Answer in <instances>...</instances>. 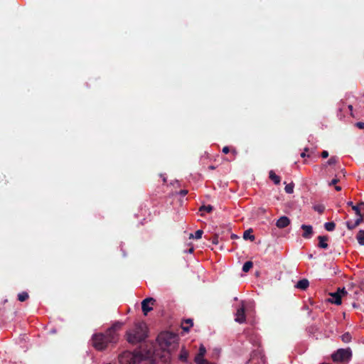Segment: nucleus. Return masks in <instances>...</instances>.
Returning a JSON list of instances; mask_svg holds the SVG:
<instances>
[{
	"label": "nucleus",
	"mask_w": 364,
	"mask_h": 364,
	"mask_svg": "<svg viewBox=\"0 0 364 364\" xmlns=\"http://www.w3.org/2000/svg\"><path fill=\"white\" fill-rule=\"evenodd\" d=\"M157 341L163 349V355L159 357V353H156L152 364H168L170 361V350L176 347L178 336L173 333L162 332L158 336Z\"/></svg>",
	"instance_id": "1"
},
{
	"label": "nucleus",
	"mask_w": 364,
	"mask_h": 364,
	"mask_svg": "<svg viewBox=\"0 0 364 364\" xmlns=\"http://www.w3.org/2000/svg\"><path fill=\"white\" fill-rule=\"evenodd\" d=\"M122 326L123 323L117 321L107 330L105 334L101 333L94 334L92 338V346L97 350H103L109 343H117L119 338L117 332Z\"/></svg>",
	"instance_id": "2"
},
{
	"label": "nucleus",
	"mask_w": 364,
	"mask_h": 364,
	"mask_svg": "<svg viewBox=\"0 0 364 364\" xmlns=\"http://www.w3.org/2000/svg\"><path fill=\"white\" fill-rule=\"evenodd\" d=\"M147 336V327L144 323H139L127 332V340L129 343L135 344L144 340Z\"/></svg>",
	"instance_id": "3"
},
{
	"label": "nucleus",
	"mask_w": 364,
	"mask_h": 364,
	"mask_svg": "<svg viewBox=\"0 0 364 364\" xmlns=\"http://www.w3.org/2000/svg\"><path fill=\"white\" fill-rule=\"evenodd\" d=\"M352 358V351L350 348H339L331 355L335 363H348Z\"/></svg>",
	"instance_id": "4"
},
{
	"label": "nucleus",
	"mask_w": 364,
	"mask_h": 364,
	"mask_svg": "<svg viewBox=\"0 0 364 364\" xmlns=\"http://www.w3.org/2000/svg\"><path fill=\"white\" fill-rule=\"evenodd\" d=\"M347 294V291L343 288L342 289H338L336 292L331 293L330 294V298L328 299V301L331 303L336 305L341 304V299L343 296Z\"/></svg>",
	"instance_id": "5"
},
{
	"label": "nucleus",
	"mask_w": 364,
	"mask_h": 364,
	"mask_svg": "<svg viewBox=\"0 0 364 364\" xmlns=\"http://www.w3.org/2000/svg\"><path fill=\"white\" fill-rule=\"evenodd\" d=\"M156 300L153 298H146L141 302V309L144 314L146 316L147 314L153 309Z\"/></svg>",
	"instance_id": "6"
},
{
	"label": "nucleus",
	"mask_w": 364,
	"mask_h": 364,
	"mask_svg": "<svg viewBox=\"0 0 364 364\" xmlns=\"http://www.w3.org/2000/svg\"><path fill=\"white\" fill-rule=\"evenodd\" d=\"M119 359L122 364H130L133 359V355L130 352H124L120 355Z\"/></svg>",
	"instance_id": "7"
},
{
	"label": "nucleus",
	"mask_w": 364,
	"mask_h": 364,
	"mask_svg": "<svg viewBox=\"0 0 364 364\" xmlns=\"http://www.w3.org/2000/svg\"><path fill=\"white\" fill-rule=\"evenodd\" d=\"M235 321L242 323L245 321V308L244 306L240 307L237 310L235 314Z\"/></svg>",
	"instance_id": "8"
},
{
	"label": "nucleus",
	"mask_w": 364,
	"mask_h": 364,
	"mask_svg": "<svg viewBox=\"0 0 364 364\" xmlns=\"http://www.w3.org/2000/svg\"><path fill=\"white\" fill-rule=\"evenodd\" d=\"M290 224V220L287 216L280 217L276 225L279 228H284Z\"/></svg>",
	"instance_id": "9"
},
{
	"label": "nucleus",
	"mask_w": 364,
	"mask_h": 364,
	"mask_svg": "<svg viewBox=\"0 0 364 364\" xmlns=\"http://www.w3.org/2000/svg\"><path fill=\"white\" fill-rule=\"evenodd\" d=\"M205 353H206V349H205V346L201 344L199 348V352L195 357V362L199 363L200 361L205 360L204 356L205 355Z\"/></svg>",
	"instance_id": "10"
},
{
	"label": "nucleus",
	"mask_w": 364,
	"mask_h": 364,
	"mask_svg": "<svg viewBox=\"0 0 364 364\" xmlns=\"http://www.w3.org/2000/svg\"><path fill=\"white\" fill-rule=\"evenodd\" d=\"M301 229L304 230V232L302 234V236L304 238H309L311 237L312 233H313V228L311 225H302Z\"/></svg>",
	"instance_id": "11"
},
{
	"label": "nucleus",
	"mask_w": 364,
	"mask_h": 364,
	"mask_svg": "<svg viewBox=\"0 0 364 364\" xmlns=\"http://www.w3.org/2000/svg\"><path fill=\"white\" fill-rule=\"evenodd\" d=\"M300 156L301 158H316L318 157V154H316L315 151H311L309 152V149L308 148H306L303 152L301 153Z\"/></svg>",
	"instance_id": "12"
},
{
	"label": "nucleus",
	"mask_w": 364,
	"mask_h": 364,
	"mask_svg": "<svg viewBox=\"0 0 364 364\" xmlns=\"http://www.w3.org/2000/svg\"><path fill=\"white\" fill-rule=\"evenodd\" d=\"M193 320L191 318H188V319L183 321L181 323V328L184 331L188 332L190 328L193 326Z\"/></svg>",
	"instance_id": "13"
},
{
	"label": "nucleus",
	"mask_w": 364,
	"mask_h": 364,
	"mask_svg": "<svg viewBox=\"0 0 364 364\" xmlns=\"http://www.w3.org/2000/svg\"><path fill=\"white\" fill-rule=\"evenodd\" d=\"M318 239L319 241L318 246L321 248L326 249L328 246L327 243L328 237L326 236H318Z\"/></svg>",
	"instance_id": "14"
},
{
	"label": "nucleus",
	"mask_w": 364,
	"mask_h": 364,
	"mask_svg": "<svg viewBox=\"0 0 364 364\" xmlns=\"http://www.w3.org/2000/svg\"><path fill=\"white\" fill-rule=\"evenodd\" d=\"M309 281L306 279H301V280H299L296 287L298 288V289H306L308 287H309Z\"/></svg>",
	"instance_id": "15"
},
{
	"label": "nucleus",
	"mask_w": 364,
	"mask_h": 364,
	"mask_svg": "<svg viewBox=\"0 0 364 364\" xmlns=\"http://www.w3.org/2000/svg\"><path fill=\"white\" fill-rule=\"evenodd\" d=\"M269 178L277 185L280 183V177L277 176L274 171H270L269 173Z\"/></svg>",
	"instance_id": "16"
},
{
	"label": "nucleus",
	"mask_w": 364,
	"mask_h": 364,
	"mask_svg": "<svg viewBox=\"0 0 364 364\" xmlns=\"http://www.w3.org/2000/svg\"><path fill=\"white\" fill-rule=\"evenodd\" d=\"M358 242L360 245H364V230H360L358 231L356 235Z\"/></svg>",
	"instance_id": "17"
},
{
	"label": "nucleus",
	"mask_w": 364,
	"mask_h": 364,
	"mask_svg": "<svg viewBox=\"0 0 364 364\" xmlns=\"http://www.w3.org/2000/svg\"><path fill=\"white\" fill-rule=\"evenodd\" d=\"M243 238L245 240L249 239L251 241H253L255 239V236L252 234V230L251 229L244 232Z\"/></svg>",
	"instance_id": "18"
},
{
	"label": "nucleus",
	"mask_w": 364,
	"mask_h": 364,
	"mask_svg": "<svg viewBox=\"0 0 364 364\" xmlns=\"http://www.w3.org/2000/svg\"><path fill=\"white\" fill-rule=\"evenodd\" d=\"M253 263L250 261H247L245 262L242 267V271L244 272H247L250 271V269L252 267Z\"/></svg>",
	"instance_id": "19"
},
{
	"label": "nucleus",
	"mask_w": 364,
	"mask_h": 364,
	"mask_svg": "<svg viewBox=\"0 0 364 364\" xmlns=\"http://www.w3.org/2000/svg\"><path fill=\"white\" fill-rule=\"evenodd\" d=\"M28 298V294L26 291L21 292L18 294V299L20 301H25Z\"/></svg>",
	"instance_id": "20"
},
{
	"label": "nucleus",
	"mask_w": 364,
	"mask_h": 364,
	"mask_svg": "<svg viewBox=\"0 0 364 364\" xmlns=\"http://www.w3.org/2000/svg\"><path fill=\"white\" fill-rule=\"evenodd\" d=\"M203 233V230H198L195 232V235L191 234L190 236H189V238H195L196 240L200 239L201 237H202Z\"/></svg>",
	"instance_id": "21"
},
{
	"label": "nucleus",
	"mask_w": 364,
	"mask_h": 364,
	"mask_svg": "<svg viewBox=\"0 0 364 364\" xmlns=\"http://www.w3.org/2000/svg\"><path fill=\"white\" fill-rule=\"evenodd\" d=\"M324 226H325V229L327 231H333L335 229L336 225L333 222H328V223H326Z\"/></svg>",
	"instance_id": "22"
},
{
	"label": "nucleus",
	"mask_w": 364,
	"mask_h": 364,
	"mask_svg": "<svg viewBox=\"0 0 364 364\" xmlns=\"http://www.w3.org/2000/svg\"><path fill=\"white\" fill-rule=\"evenodd\" d=\"M222 151H223V152L224 154H228V153H229V152L230 151V148H229L228 146H224V147L223 148V150H222ZM237 151H236V149H232V150H231V154H232V156H236V154H237Z\"/></svg>",
	"instance_id": "23"
},
{
	"label": "nucleus",
	"mask_w": 364,
	"mask_h": 364,
	"mask_svg": "<svg viewBox=\"0 0 364 364\" xmlns=\"http://www.w3.org/2000/svg\"><path fill=\"white\" fill-rule=\"evenodd\" d=\"M341 340L344 343H349L351 341V336L349 333H346L341 336Z\"/></svg>",
	"instance_id": "24"
},
{
	"label": "nucleus",
	"mask_w": 364,
	"mask_h": 364,
	"mask_svg": "<svg viewBox=\"0 0 364 364\" xmlns=\"http://www.w3.org/2000/svg\"><path fill=\"white\" fill-rule=\"evenodd\" d=\"M294 183H289L287 185H286L285 186V191L287 193H292L293 191H294Z\"/></svg>",
	"instance_id": "25"
},
{
	"label": "nucleus",
	"mask_w": 364,
	"mask_h": 364,
	"mask_svg": "<svg viewBox=\"0 0 364 364\" xmlns=\"http://www.w3.org/2000/svg\"><path fill=\"white\" fill-rule=\"evenodd\" d=\"M352 209L355 212L357 215H361V208L360 207V203L358 205L353 206Z\"/></svg>",
	"instance_id": "26"
},
{
	"label": "nucleus",
	"mask_w": 364,
	"mask_h": 364,
	"mask_svg": "<svg viewBox=\"0 0 364 364\" xmlns=\"http://www.w3.org/2000/svg\"><path fill=\"white\" fill-rule=\"evenodd\" d=\"M314 209L319 213H322L324 211V207L321 205H315Z\"/></svg>",
	"instance_id": "27"
},
{
	"label": "nucleus",
	"mask_w": 364,
	"mask_h": 364,
	"mask_svg": "<svg viewBox=\"0 0 364 364\" xmlns=\"http://www.w3.org/2000/svg\"><path fill=\"white\" fill-rule=\"evenodd\" d=\"M212 210H213V207L211 205H207V206L203 205V206L200 207V211L201 210H205V211H206L208 213L211 212Z\"/></svg>",
	"instance_id": "28"
},
{
	"label": "nucleus",
	"mask_w": 364,
	"mask_h": 364,
	"mask_svg": "<svg viewBox=\"0 0 364 364\" xmlns=\"http://www.w3.org/2000/svg\"><path fill=\"white\" fill-rule=\"evenodd\" d=\"M187 358H188V353L186 350L181 351V353L180 355L181 360H182L183 361H186Z\"/></svg>",
	"instance_id": "29"
},
{
	"label": "nucleus",
	"mask_w": 364,
	"mask_h": 364,
	"mask_svg": "<svg viewBox=\"0 0 364 364\" xmlns=\"http://www.w3.org/2000/svg\"><path fill=\"white\" fill-rule=\"evenodd\" d=\"M363 221V215H358V218L353 223V226H358Z\"/></svg>",
	"instance_id": "30"
},
{
	"label": "nucleus",
	"mask_w": 364,
	"mask_h": 364,
	"mask_svg": "<svg viewBox=\"0 0 364 364\" xmlns=\"http://www.w3.org/2000/svg\"><path fill=\"white\" fill-rule=\"evenodd\" d=\"M318 156H321L322 158L325 159V158H327L328 156V152L327 151H323L321 154H318Z\"/></svg>",
	"instance_id": "31"
},
{
	"label": "nucleus",
	"mask_w": 364,
	"mask_h": 364,
	"mask_svg": "<svg viewBox=\"0 0 364 364\" xmlns=\"http://www.w3.org/2000/svg\"><path fill=\"white\" fill-rule=\"evenodd\" d=\"M355 126L360 129H364V122H358L355 124Z\"/></svg>",
	"instance_id": "32"
},
{
	"label": "nucleus",
	"mask_w": 364,
	"mask_h": 364,
	"mask_svg": "<svg viewBox=\"0 0 364 364\" xmlns=\"http://www.w3.org/2000/svg\"><path fill=\"white\" fill-rule=\"evenodd\" d=\"M347 227L350 230L354 229L356 226H353V223L351 222H347Z\"/></svg>",
	"instance_id": "33"
},
{
	"label": "nucleus",
	"mask_w": 364,
	"mask_h": 364,
	"mask_svg": "<svg viewBox=\"0 0 364 364\" xmlns=\"http://www.w3.org/2000/svg\"><path fill=\"white\" fill-rule=\"evenodd\" d=\"M338 182V178H333L331 182H329L328 185L332 186V185L336 184Z\"/></svg>",
	"instance_id": "34"
},
{
	"label": "nucleus",
	"mask_w": 364,
	"mask_h": 364,
	"mask_svg": "<svg viewBox=\"0 0 364 364\" xmlns=\"http://www.w3.org/2000/svg\"><path fill=\"white\" fill-rule=\"evenodd\" d=\"M197 364H214V363H209L208 360H201L200 361L199 363H196Z\"/></svg>",
	"instance_id": "35"
},
{
	"label": "nucleus",
	"mask_w": 364,
	"mask_h": 364,
	"mask_svg": "<svg viewBox=\"0 0 364 364\" xmlns=\"http://www.w3.org/2000/svg\"><path fill=\"white\" fill-rule=\"evenodd\" d=\"M188 193V191L186 190H183V191H181L180 193L183 196H185Z\"/></svg>",
	"instance_id": "36"
},
{
	"label": "nucleus",
	"mask_w": 364,
	"mask_h": 364,
	"mask_svg": "<svg viewBox=\"0 0 364 364\" xmlns=\"http://www.w3.org/2000/svg\"><path fill=\"white\" fill-rule=\"evenodd\" d=\"M335 189L337 191H340L341 190V187L339 186H335Z\"/></svg>",
	"instance_id": "37"
},
{
	"label": "nucleus",
	"mask_w": 364,
	"mask_h": 364,
	"mask_svg": "<svg viewBox=\"0 0 364 364\" xmlns=\"http://www.w3.org/2000/svg\"><path fill=\"white\" fill-rule=\"evenodd\" d=\"M347 204H348V205L351 206L352 208H353V206H354V205L353 204V203L351 201L348 202Z\"/></svg>",
	"instance_id": "38"
},
{
	"label": "nucleus",
	"mask_w": 364,
	"mask_h": 364,
	"mask_svg": "<svg viewBox=\"0 0 364 364\" xmlns=\"http://www.w3.org/2000/svg\"><path fill=\"white\" fill-rule=\"evenodd\" d=\"M348 109L352 111L353 110V106L352 105H349L348 106Z\"/></svg>",
	"instance_id": "39"
},
{
	"label": "nucleus",
	"mask_w": 364,
	"mask_h": 364,
	"mask_svg": "<svg viewBox=\"0 0 364 364\" xmlns=\"http://www.w3.org/2000/svg\"><path fill=\"white\" fill-rule=\"evenodd\" d=\"M163 181L165 183L166 181V178L165 177H163Z\"/></svg>",
	"instance_id": "40"
}]
</instances>
